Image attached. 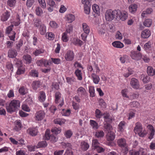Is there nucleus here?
Here are the masks:
<instances>
[{"label":"nucleus","mask_w":155,"mask_h":155,"mask_svg":"<svg viewBox=\"0 0 155 155\" xmlns=\"http://www.w3.org/2000/svg\"><path fill=\"white\" fill-rule=\"evenodd\" d=\"M128 93V90L127 89H125L122 90L121 91V94L122 97L124 98H126L128 99L129 96L127 95Z\"/></svg>","instance_id":"46"},{"label":"nucleus","mask_w":155,"mask_h":155,"mask_svg":"<svg viewBox=\"0 0 155 155\" xmlns=\"http://www.w3.org/2000/svg\"><path fill=\"white\" fill-rule=\"evenodd\" d=\"M19 92L21 94L23 95L27 92V90L24 87H21L19 89Z\"/></svg>","instance_id":"56"},{"label":"nucleus","mask_w":155,"mask_h":155,"mask_svg":"<svg viewBox=\"0 0 155 155\" xmlns=\"http://www.w3.org/2000/svg\"><path fill=\"white\" fill-rule=\"evenodd\" d=\"M45 98L46 96L45 93L43 91H40L38 97L39 101L41 102H43L45 100Z\"/></svg>","instance_id":"35"},{"label":"nucleus","mask_w":155,"mask_h":155,"mask_svg":"<svg viewBox=\"0 0 155 155\" xmlns=\"http://www.w3.org/2000/svg\"><path fill=\"white\" fill-rule=\"evenodd\" d=\"M151 35L150 31L148 29L143 31L141 33V37L143 38H149Z\"/></svg>","instance_id":"21"},{"label":"nucleus","mask_w":155,"mask_h":155,"mask_svg":"<svg viewBox=\"0 0 155 155\" xmlns=\"http://www.w3.org/2000/svg\"><path fill=\"white\" fill-rule=\"evenodd\" d=\"M89 147V144L87 142L84 141L81 142L80 148L83 150H86L88 149Z\"/></svg>","instance_id":"24"},{"label":"nucleus","mask_w":155,"mask_h":155,"mask_svg":"<svg viewBox=\"0 0 155 155\" xmlns=\"http://www.w3.org/2000/svg\"><path fill=\"white\" fill-rule=\"evenodd\" d=\"M104 118L105 121L106 123L110 122L112 120V119L110 117L109 114H104Z\"/></svg>","instance_id":"52"},{"label":"nucleus","mask_w":155,"mask_h":155,"mask_svg":"<svg viewBox=\"0 0 155 155\" xmlns=\"http://www.w3.org/2000/svg\"><path fill=\"white\" fill-rule=\"evenodd\" d=\"M61 39L64 42H67L68 41L69 37L66 32H64L62 34Z\"/></svg>","instance_id":"48"},{"label":"nucleus","mask_w":155,"mask_h":155,"mask_svg":"<svg viewBox=\"0 0 155 155\" xmlns=\"http://www.w3.org/2000/svg\"><path fill=\"white\" fill-rule=\"evenodd\" d=\"M74 57V54L73 52L71 50L67 51L66 53L64 58L67 61H71L73 60Z\"/></svg>","instance_id":"11"},{"label":"nucleus","mask_w":155,"mask_h":155,"mask_svg":"<svg viewBox=\"0 0 155 155\" xmlns=\"http://www.w3.org/2000/svg\"><path fill=\"white\" fill-rule=\"evenodd\" d=\"M147 127L149 130L148 138L151 140L153 138L154 135L155 130L153 126L151 125H148Z\"/></svg>","instance_id":"12"},{"label":"nucleus","mask_w":155,"mask_h":155,"mask_svg":"<svg viewBox=\"0 0 155 155\" xmlns=\"http://www.w3.org/2000/svg\"><path fill=\"white\" fill-rule=\"evenodd\" d=\"M50 26L53 28H56L58 27V24L54 21H51L49 23Z\"/></svg>","instance_id":"57"},{"label":"nucleus","mask_w":155,"mask_h":155,"mask_svg":"<svg viewBox=\"0 0 155 155\" xmlns=\"http://www.w3.org/2000/svg\"><path fill=\"white\" fill-rule=\"evenodd\" d=\"M94 12L99 15L100 14V9L99 6L97 4H94L92 7Z\"/></svg>","instance_id":"32"},{"label":"nucleus","mask_w":155,"mask_h":155,"mask_svg":"<svg viewBox=\"0 0 155 155\" xmlns=\"http://www.w3.org/2000/svg\"><path fill=\"white\" fill-rule=\"evenodd\" d=\"M153 21L151 19L148 18L145 20L143 22L144 25L147 27H149L152 25Z\"/></svg>","instance_id":"34"},{"label":"nucleus","mask_w":155,"mask_h":155,"mask_svg":"<svg viewBox=\"0 0 155 155\" xmlns=\"http://www.w3.org/2000/svg\"><path fill=\"white\" fill-rule=\"evenodd\" d=\"M112 45L114 47L122 48L124 46L123 44L119 41H115L112 43Z\"/></svg>","instance_id":"28"},{"label":"nucleus","mask_w":155,"mask_h":155,"mask_svg":"<svg viewBox=\"0 0 155 155\" xmlns=\"http://www.w3.org/2000/svg\"><path fill=\"white\" fill-rule=\"evenodd\" d=\"M143 128L141 124L139 122L136 124V126L134 128V131L136 134H138L141 131H142Z\"/></svg>","instance_id":"20"},{"label":"nucleus","mask_w":155,"mask_h":155,"mask_svg":"<svg viewBox=\"0 0 155 155\" xmlns=\"http://www.w3.org/2000/svg\"><path fill=\"white\" fill-rule=\"evenodd\" d=\"M45 113L43 110H39L37 112L35 115V119L36 121L42 120L45 117Z\"/></svg>","instance_id":"10"},{"label":"nucleus","mask_w":155,"mask_h":155,"mask_svg":"<svg viewBox=\"0 0 155 155\" xmlns=\"http://www.w3.org/2000/svg\"><path fill=\"white\" fill-rule=\"evenodd\" d=\"M90 123L91 126L94 130H96L98 128V126L97 123L95 120H90Z\"/></svg>","instance_id":"36"},{"label":"nucleus","mask_w":155,"mask_h":155,"mask_svg":"<svg viewBox=\"0 0 155 155\" xmlns=\"http://www.w3.org/2000/svg\"><path fill=\"white\" fill-rule=\"evenodd\" d=\"M139 94L138 93H133L129 96V98L128 99L132 100L134 99L137 98L139 97Z\"/></svg>","instance_id":"63"},{"label":"nucleus","mask_w":155,"mask_h":155,"mask_svg":"<svg viewBox=\"0 0 155 155\" xmlns=\"http://www.w3.org/2000/svg\"><path fill=\"white\" fill-rule=\"evenodd\" d=\"M50 130L47 129L46 130L45 134V139L47 140H50L52 142H56L58 140V138L53 135H50Z\"/></svg>","instance_id":"8"},{"label":"nucleus","mask_w":155,"mask_h":155,"mask_svg":"<svg viewBox=\"0 0 155 155\" xmlns=\"http://www.w3.org/2000/svg\"><path fill=\"white\" fill-rule=\"evenodd\" d=\"M55 102L56 104H59L58 107H61L64 104L63 98L61 97V94L59 92H56L55 95Z\"/></svg>","instance_id":"6"},{"label":"nucleus","mask_w":155,"mask_h":155,"mask_svg":"<svg viewBox=\"0 0 155 155\" xmlns=\"http://www.w3.org/2000/svg\"><path fill=\"white\" fill-rule=\"evenodd\" d=\"M38 132V129L36 127L29 128L27 130V133L32 136H36Z\"/></svg>","instance_id":"16"},{"label":"nucleus","mask_w":155,"mask_h":155,"mask_svg":"<svg viewBox=\"0 0 155 155\" xmlns=\"http://www.w3.org/2000/svg\"><path fill=\"white\" fill-rule=\"evenodd\" d=\"M91 5H84V11L85 13L87 14H89L90 12Z\"/></svg>","instance_id":"59"},{"label":"nucleus","mask_w":155,"mask_h":155,"mask_svg":"<svg viewBox=\"0 0 155 155\" xmlns=\"http://www.w3.org/2000/svg\"><path fill=\"white\" fill-rule=\"evenodd\" d=\"M23 60L27 64H30L32 61V58L30 55L28 54L25 55L23 56Z\"/></svg>","instance_id":"29"},{"label":"nucleus","mask_w":155,"mask_h":155,"mask_svg":"<svg viewBox=\"0 0 155 155\" xmlns=\"http://www.w3.org/2000/svg\"><path fill=\"white\" fill-rule=\"evenodd\" d=\"M95 117L97 118H100L104 115L98 109H96L95 111Z\"/></svg>","instance_id":"43"},{"label":"nucleus","mask_w":155,"mask_h":155,"mask_svg":"<svg viewBox=\"0 0 155 155\" xmlns=\"http://www.w3.org/2000/svg\"><path fill=\"white\" fill-rule=\"evenodd\" d=\"M16 126L14 129L16 131H18L21 129L22 127V125L20 120H17L15 121Z\"/></svg>","instance_id":"38"},{"label":"nucleus","mask_w":155,"mask_h":155,"mask_svg":"<svg viewBox=\"0 0 155 155\" xmlns=\"http://www.w3.org/2000/svg\"><path fill=\"white\" fill-rule=\"evenodd\" d=\"M40 6L43 8H45L46 7V4L45 0H38Z\"/></svg>","instance_id":"54"},{"label":"nucleus","mask_w":155,"mask_h":155,"mask_svg":"<svg viewBox=\"0 0 155 155\" xmlns=\"http://www.w3.org/2000/svg\"><path fill=\"white\" fill-rule=\"evenodd\" d=\"M42 25L41 21L39 19H36L34 20V25L35 27L38 28Z\"/></svg>","instance_id":"51"},{"label":"nucleus","mask_w":155,"mask_h":155,"mask_svg":"<svg viewBox=\"0 0 155 155\" xmlns=\"http://www.w3.org/2000/svg\"><path fill=\"white\" fill-rule=\"evenodd\" d=\"M116 18L119 19L122 21H124L128 17L127 12L123 10H120L119 9L116 10Z\"/></svg>","instance_id":"3"},{"label":"nucleus","mask_w":155,"mask_h":155,"mask_svg":"<svg viewBox=\"0 0 155 155\" xmlns=\"http://www.w3.org/2000/svg\"><path fill=\"white\" fill-rule=\"evenodd\" d=\"M17 53L16 50L10 49L8 52V56L11 58L15 57L17 55Z\"/></svg>","instance_id":"31"},{"label":"nucleus","mask_w":155,"mask_h":155,"mask_svg":"<svg viewBox=\"0 0 155 155\" xmlns=\"http://www.w3.org/2000/svg\"><path fill=\"white\" fill-rule=\"evenodd\" d=\"M117 143L118 146L122 148L124 151V154H127L129 150V148L126 139L122 138H120L117 140Z\"/></svg>","instance_id":"2"},{"label":"nucleus","mask_w":155,"mask_h":155,"mask_svg":"<svg viewBox=\"0 0 155 155\" xmlns=\"http://www.w3.org/2000/svg\"><path fill=\"white\" fill-rule=\"evenodd\" d=\"M20 105V102L19 100H13L9 104L6 106L7 111L10 113L16 112L18 110Z\"/></svg>","instance_id":"1"},{"label":"nucleus","mask_w":155,"mask_h":155,"mask_svg":"<svg viewBox=\"0 0 155 155\" xmlns=\"http://www.w3.org/2000/svg\"><path fill=\"white\" fill-rule=\"evenodd\" d=\"M133 74V71L131 69L128 68L125 73L123 74L125 78H127L130 75Z\"/></svg>","instance_id":"49"},{"label":"nucleus","mask_w":155,"mask_h":155,"mask_svg":"<svg viewBox=\"0 0 155 155\" xmlns=\"http://www.w3.org/2000/svg\"><path fill=\"white\" fill-rule=\"evenodd\" d=\"M153 10L151 8H147L146 11H143L141 15L142 16H144V15L146 14H150L152 13Z\"/></svg>","instance_id":"53"},{"label":"nucleus","mask_w":155,"mask_h":155,"mask_svg":"<svg viewBox=\"0 0 155 155\" xmlns=\"http://www.w3.org/2000/svg\"><path fill=\"white\" fill-rule=\"evenodd\" d=\"M16 2V0H8L7 4L10 7H14L15 5Z\"/></svg>","instance_id":"44"},{"label":"nucleus","mask_w":155,"mask_h":155,"mask_svg":"<svg viewBox=\"0 0 155 155\" xmlns=\"http://www.w3.org/2000/svg\"><path fill=\"white\" fill-rule=\"evenodd\" d=\"M13 26V25L8 26L6 29V33L8 34L10 33V35H9L10 40L15 41L16 33L15 32L12 31Z\"/></svg>","instance_id":"9"},{"label":"nucleus","mask_w":155,"mask_h":155,"mask_svg":"<svg viewBox=\"0 0 155 155\" xmlns=\"http://www.w3.org/2000/svg\"><path fill=\"white\" fill-rule=\"evenodd\" d=\"M89 91L91 97H93L95 96V90L94 87L90 86L89 87Z\"/></svg>","instance_id":"47"},{"label":"nucleus","mask_w":155,"mask_h":155,"mask_svg":"<svg viewBox=\"0 0 155 155\" xmlns=\"http://www.w3.org/2000/svg\"><path fill=\"white\" fill-rule=\"evenodd\" d=\"M77 92L79 96L81 97H82L86 94V90L82 87H80L78 89Z\"/></svg>","instance_id":"19"},{"label":"nucleus","mask_w":155,"mask_h":155,"mask_svg":"<svg viewBox=\"0 0 155 155\" xmlns=\"http://www.w3.org/2000/svg\"><path fill=\"white\" fill-rule=\"evenodd\" d=\"M71 43L74 45L80 46L83 44V42L77 37L72 38L71 40Z\"/></svg>","instance_id":"15"},{"label":"nucleus","mask_w":155,"mask_h":155,"mask_svg":"<svg viewBox=\"0 0 155 155\" xmlns=\"http://www.w3.org/2000/svg\"><path fill=\"white\" fill-rule=\"evenodd\" d=\"M44 52V50L43 49H37L33 52V54L35 56H38L40 54L43 53Z\"/></svg>","instance_id":"50"},{"label":"nucleus","mask_w":155,"mask_h":155,"mask_svg":"<svg viewBox=\"0 0 155 155\" xmlns=\"http://www.w3.org/2000/svg\"><path fill=\"white\" fill-rule=\"evenodd\" d=\"M107 28L105 24H102L98 30L99 34L102 36L105 34L107 31Z\"/></svg>","instance_id":"17"},{"label":"nucleus","mask_w":155,"mask_h":155,"mask_svg":"<svg viewBox=\"0 0 155 155\" xmlns=\"http://www.w3.org/2000/svg\"><path fill=\"white\" fill-rule=\"evenodd\" d=\"M10 15V13L8 12H6L4 13L1 16V20L3 21H7Z\"/></svg>","instance_id":"27"},{"label":"nucleus","mask_w":155,"mask_h":155,"mask_svg":"<svg viewBox=\"0 0 155 155\" xmlns=\"http://www.w3.org/2000/svg\"><path fill=\"white\" fill-rule=\"evenodd\" d=\"M61 144L62 147L63 148H67V150H69L71 149V144L70 143L62 142L61 143Z\"/></svg>","instance_id":"60"},{"label":"nucleus","mask_w":155,"mask_h":155,"mask_svg":"<svg viewBox=\"0 0 155 155\" xmlns=\"http://www.w3.org/2000/svg\"><path fill=\"white\" fill-rule=\"evenodd\" d=\"M115 137V135L114 132L108 131L107 134L106 138L108 141H111L114 140Z\"/></svg>","instance_id":"22"},{"label":"nucleus","mask_w":155,"mask_h":155,"mask_svg":"<svg viewBox=\"0 0 155 155\" xmlns=\"http://www.w3.org/2000/svg\"><path fill=\"white\" fill-rule=\"evenodd\" d=\"M91 78L94 84H97L99 83L100 78L95 73H92L91 75Z\"/></svg>","instance_id":"23"},{"label":"nucleus","mask_w":155,"mask_h":155,"mask_svg":"<svg viewBox=\"0 0 155 155\" xmlns=\"http://www.w3.org/2000/svg\"><path fill=\"white\" fill-rule=\"evenodd\" d=\"M54 36V35L51 32H48L46 34V37L49 40H53Z\"/></svg>","instance_id":"45"},{"label":"nucleus","mask_w":155,"mask_h":155,"mask_svg":"<svg viewBox=\"0 0 155 155\" xmlns=\"http://www.w3.org/2000/svg\"><path fill=\"white\" fill-rule=\"evenodd\" d=\"M47 145V144L46 141L45 140H43L39 142L37 145L36 147L37 148L41 147H46Z\"/></svg>","instance_id":"40"},{"label":"nucleus","mask_w":155,"mask_h":155,"mask_svg":"<svg viewBox=\"0 0 155 155\" xmlns=\"http://www.w3.org/2000/svg\"><path fill=\"white\" fill-rule=\"evenodd\" d=\"M50 130L47 129L46 130L45 134V139L47 140H50L52 142H56L58 140V138L53 135H50Z\"/></svg>","instance_id":"7"},{"label":"nucleus","mask_w":155,"mask_h":155,"mask_svg":"<svg viewBox=\"0 0 155 155\" xmlns=\"http://www.w3.org/2000/svg\"><path fill=\"white\" fill-rule=\"evenodd\" d=\"M51 131L52 133L57 134L60 133L61 131V129L60 128L54 127L51 130Z\"/></svg>","instance_id":"58"},{"label":"nucleus","mask_w":155,"mask_h":155,"mask_svg":"<svg viewBox=\"0 0 155 155\" xmlns=\"http://www.w3.org/2000/svg\"><path fill=\"white\" fill-rule=\"evenodd\" d=\"M130 84L132 87L134 89H138L140 87V84L138 80L134 78L131 79Z\"/></svg>","instance_id":"14"},{"label":"nucleus","mask_w":155,"mask_h":155,"mask_svg":"<svg viewBox=\"0 0 155 155\" xmlns=\"http://www.w3.org/2000/svg\"><path fill=\"white\" fill-rule=\"evenodd\" d=\"M72 134V132L70 130L66 131L64 133V135L67 138H70Z\"/></svg>","instance_id":"62"},{"label":"nucleus","mask_w":155,"mask_h":155,"mask_svg":"<svg viewBox=\"0 0 155 155\" xmlns=\"http://www.w3.org/2000/svg\"><path fill=\"white\" fill-rule=\"evenodd\" d=\"M29 75L33 77H37L38 76V73L36 71L32 70L30 72Z\"/></svg>","instance_id":"64"},{"label":"nucleus","mask_w":155,"mask_h":155,"mask_svg":"<svg viewBox=\"0 0 155 155\" xmlns=\"http://www.w3.org/2000/svg\"><path fill=\"white\" fill-rule=\"evenodd\" d=\"M130 56L132 59L138 60L141 58L142 55L140 52L133 51L131 52Z\"/></svg>","instance_id":"13"},{"label":"nucleus","mask_w":155,"mask_h":155,"mask_svg":"<svg viewBox=\"0 0 155 155\" xmlns=\"http://www.w3.org/2000/svg\"><path fill=\"white\" fill-rule=\"evenodd\" d=\"M125 123L124 121H121L118 125L119 130L120 131H122L125 128Z\"/></svg>","instance_id":"55"},{"label":"nucleus","mask_w":155,"mask_h":155,"mask_svg":"<svg viewBox=\"0 0 155 155\" xmlns=\"http://www.w3.org/2000/svg\"><path fill=\"white\" fill-rule=\"evenodd\" d=\"M105 18L107 21H110L116 18V10L112 11L111 9L107 10L105 13Z\"/></svg>","instance_id":"4"},{"label":"nucleus","mask_w":155,"mask_h":155,"mask_svg":"<svg viewBox=\"0 0 155 155\" xmlns=\"http://www.w3.org/2000/svg\"><path fill=\"white\" fill-rule=\"evenodd\" d=\"M137 5L135 4H133L130 5L129 9L130 12L134 13L137 11Z\"/></svg>","instance_id":"26"},{"label":"nucleus","mask_w":155,"mask_h":155,"mask_svg":"<svg viewBox=\"0 0 155 155\" xmlns=\"http://www.w3.org/2000/svg\"><path fill=\"white\" fill-rule=\"evenodd\" d=\"M39 31L41 35H45L46 32V27L43 24L41 25L39 28Z\"/></svg>","instance_id":"39"},{"label":"nucleus","mask_w":155,"mask_h":155,"mask_svg":"<svg viewBox=\"0 0 155 155\" xmlns=\"http://www.w3.org/2000/svg\"><path fill=\"white\" fill-rule=\"evenodd\" d=\"M66 20L68 22L71 23L72 22L75 20V17L72 14H68L66 16Z\"/></svg>","instance_id":"30"},{"label":"nucleus","mask_w":155,"mask_h":155,"mask_svg":"<svg viewBox=\"0 0 155 155\" xmlns=\"http://www.w3.org/2000/svg\"><path fill=\"white\" fill-rule=\"evenodd\" d=\"M40 82L38 81H34L32 84V87L35 91H36L40 87Z\"/></svg>","instance_id":"37"},{"label":"nucleus","mask_w":155,"mask_h":155,"mask_svg":"<svg viewBox=\"0 0 155 155\" xmlns=\"http://www.w3.org/2000/svg\"><path fill=\"white\" fill-rule=\"evenodd\" d=\"M75 73L78 80H82V73L81 70L79 69L76 70L75 72Z\"/></svg>","instance_id":"42"},{"label":"nucleus","mask_w":155,"mask_h":155,"mask_svg":"<svg viewBox=\"0 0 155 155\" xmlns=\"http://www.w3.org/2000/svg\"><path fill=\"white\" fill-rule=\"evenodd\" d=\"M81 28L84 33L87 35L89 34L90 32V28L86 23H83L82 24Z\"/></svg>","instance_id":"18"},{"label":"nucleus","mask_w":155,"mask_h":155,"mask_svg":"<svg viewBox=\"0 0 155 155\" xmlns=\"http://www.w3.org/2000/svg\"><path fill=\"white\" fill-rule=\"evenodd\" d=\"M14 63L15 64L16 66L18 67V69L16 72V73L18 74H23L25 72V68L23 66L21 61L16 59L14 61Z\"/></svg>","instance_id":"5"},{"label":"nucleus","mask_w":155,"mask_h":155,"mask_svg":"<svg viewBox=\"0 0 155 155\" xmlns=\"http://www.w3.org/2000/svg\"><path fill=\"white\" fill-rule=\"evenodd\" d=\"M152 43L150 41H148L145 44L144 46V50L147 52H150V51L151 49Z\"/></svg>","instance_id":"25"},{"label":"nucleus","mask_w":155,"mask_h":155,"mask_svg":"<svg viewBox=\"0 0 155 155\" xmlns=\"http://www.w3.org/2000/svg\"><path fill=\"white\" fill-rule=\"evenodd\" d=\"M41 8L39 6H37L36 8L35 13L38 16H41L43 14V11Z\"/></svg>","instance_id":"33"},{"label":"nucleus","mask_w":155,"mask_h":155,"mask_svg":"<svg viewBox=\"0 0 155 155\" xmlns=\"http://www.w3.org/2000/svg\"><path fill=\"white\" fill-rule=\"evenodd\" d=\"M61 113L63 116H68L70 115L71 113V110L69 109H68L67 110L63 109L61 111Z\"/></svg>","instance_id":"61"},{"label":"nucleus","mask_w":155,"mask_h":155,"mask_svg":"<svg viewBox=\"0 0 155 155\" xmlns=\"http://www.w3.org/2000/svg\"><path fill=\"white\" fill-rule=\"evenodd\" d=\"M65 120L61 118H57L54 119V123L55 124H58L60 125L64 124L65 122Z\"/></svg>","instance_id":"41"}]
</instances>
